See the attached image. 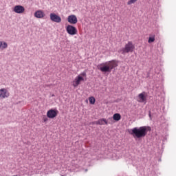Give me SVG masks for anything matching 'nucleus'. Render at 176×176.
<instances>
[{
    "label": "nucleus",
    "instance_id": "f257e3e1",
    "mask_svg": "<svg viewBox=\"0 0 176 176\" xmlns=\"http://www.w3.org/2000/svg\"><path fill=\"white\" fill-rule=\"evenodd\" d=\"M148 131H151V126H143L128 130V133L133 135L134 138H144L148 134Z\"/></svg>",
    "mask_w": 176,
    "mask_h": 176
},
{
    "label": "nucleus",
    "instance_id": "dca6fc26",
    "mask_svg": "<svg viewBox=\"0 0 176 176\" xmlns=\"http://www.w3.org/2000/svg\"><path fill=\"white\" fill-rule=\"evenodd\" d=\"M89 101L90 104H96V98L93 96L89 97Z\"/></svg>",
    "mask_w": 176,
    "mask_h": 176
},
{
    "label": "nucleus",
    "instance_id": "4be33fe9",
    "mask_svg": "<svg viewBox=\"0 0 176 176\" xmlns=\"http://www.w3.org/2000/svg\"><path fill=\"white\" fill-rule=\"evenodd\" d=\"M148 115H149V117L151 118V112H149Z\"/></svg>",
    "mask_w": 176,
    "mask_h": 176
},
{
    "label": "nucleus",
    "instance_id": "ddd939ff",
    "mask_svg": "<svg viewBox=\"0 0 176 176\" xmlns=\"http://www.w3.org/2000/svg\"><path fill=\"white\" fill-rule=\"evenodd\" d=\"M96 124H98L99 126H102L104 124H108V121L105 118H100L98 121L96 122Z\"/></svg>",
    "mask_w": 176,
    "mask_h": 176
},
{
    "label": "nucleus",
    "instance_id": "423d86ee",
    "mask_svg": "<svg viewBox=\"0 0 176 176\" xmlns=\"http://www.w3.org/2000/svg\"><path fill=\"white\" fill-rule=\"evenodd\" d=\"M85 80V78L82 77V76L78 75L77 77H76L74 81L73 82V86L74 87H78L79 85H80L81 82H83Z\"/></svg>",
    "mask_w": 176,
    "mask_h": 176
},
{
    "label": "nucleus",
    "instance_id": "6ab92c4d",
    "mask_svg": "<svg viewBox=\"0 0 176 176\" xmlns=\"http://www.w3.org/2000/svg\"><path fill=\"white\" fill-rule=\"evenodd\" d=\"M80 76H85V77H86L87 76V74H86V72H82L80 74Z\"/></svg>",
    "mask_w": 176,
    "mask_h": 176
},
{
    "label": "nucleus",
    "instance_id": "6e6552de",
    "mask_svg": "<svg viewBox=\"0 0 176 176\" xmlns=\"http://www.w3.org/2000/svg\"><path fill=\"white\" fill-rule=\"evenodd\" d=\"M13 10L15 13L21 14V13H24V10H25V8H24L23 6L18 5L14 6Z\"/></svg>",
    "mask_w": 176,
    "mask_h": 176
},
{
    "label": "nucleus",
    "instance_id": "aec40b11",
    "mask_svg": "<svg viewBox=\"0 0 176 176\" xmlns=\"http://www.w3.org/2000/svg\"><path fill=\"white\" fill-rule=\"evenodd\" d=\"M43 120L44 122H47V118L46 117H43Z\"/></svg>",
    "mask_w": 176,
    "mask_h": 176
},
{
    "label": "nucleus",
    "instance_id": "39448f33",
    "mask_svg": "<svg viewBox=\"0 0 176 176\" xmlns=\"http://www.w3.org/2000/svg\"><path fill=\"white\" fill-rule=\"evenodd\" d=\"M57 115H58V110L56 109H51L47 112V117L49 118V119H54Z\"/></svg>",
    "mask_w": 176,
    "mask_h": 176
},
{
    "label": "nucleus",
    "instance_id": "f03ea898",
    "mask_svg": "<svg viewBox=\"0 0 176 176\" xmlns=\"http://www.w3.org/2000/svg\"><path fill=\"white\" fill-rule=\"evenodd\" d=\"M118 67V62L115 60H109L106 63H100L98 65V69L101 71L103 74H109L112 72L113 68Z\"/></svg>",
    "mask_w": 176,
    "mask_h": 176
},
{
    "label": "nucleus",
    "instance_id": "b1692460",
    "mask_svg": "<svg viewBox=\"0 0 176 176\" xmlns=\"http://www.w3.org/2000/svg\"><path fill=\"white\" fill-rule=\"evenodd\" d=\"M52 97H54V95H52Z\"/></svg>",
    "mask_w": 176,
    "mask_h": 176
},
{
    "label": "nucleus",
    "instance_id": "7ed1b4c3",
    "mask_svg": "<svg viewBox=\"0 0 176 176\" xmlns=\"http://www.w3.org/2000/svg\"><path fill=\"white\" fill-rule=\"evenodd\" d=\"M135 49V45L133 43L132 41H128L126 44H125L124 47L118 50V53L120 54H127V53H133L134 50Z\"/></svg>",
    "mask_w": 176,
    "mask_h": 176
},
{
    "label": "nucleus",
    "instance_id": "412c9836",
    "mask_svg": "<svg viewBox=\"0 0 176 176\" xmlns=\"http://www.w3.org/2000/svg\"><path fill=\"white\" fill-rule=\"evenodd\" d=\"M146 78H149V73L147 74Z\"/></svg>",
    "mask_w": 176,
    "mask_h": 176
},
{
    "label": "nucleus",
    "instance_id": "a211bd4d",
    "mask_svg": "<svg viewBox=\"0 0 176 176\" xmlns=\"http://www.w3.org/2000/svg\"><path fill=\"white\" fill-rule=\"evenodd\" d=\"M137 2V0H129L127 2V5H132V3H135Z\"/></svg>",
    "mask_w": 176,
    "mask_h": 176
},
{
    "label": "nucleus",
    "instance_id": "f8f14e48",
    "mask_svg": "<svg viewBox=\"0 0 176 176\" xmlns=\"http://www.w3.org/2000/svg\"><path fill=\"white\" fill-rule=\"evenodd\" d=\"M34 17H36V19H43L45 13L42 10H37L34 12Z\"/></svg>",
    "mask_w": 176,
    "mask_h": 176
},
{
    "label": "nucleus",
    "instance_id": "393cba45",
    "mask_svg": "<svg viewBox=\"0 0 176 176\" xmlns=\"http://www.w3.org/2000/svg\"><path fill=\"white\" fill-rule=\"evenodd\" d=\"M62 176H65V175H62Z\"/></svg>",
    "mask_w": 176,
    "mask_h": 176
},
{
    "label": "nucleus",
    "instance_id": "5701e85b",
    "mask_svg": "<svg viewBox=\"0 0 176 176\" xmlns=\"http://www.w3.org/2000/svg\"><path fill=\"white\" fill-rule=\"evenodd\" d=\"M87 169H85V173H87Z\"/></svg>",
    "mask_w": 176,
    "mask_h": 176
},
{
    "label": "nucleus",
    "instance_id": "f3484780",
    "mask_svg": "<svg viewBox=\"0 0 176 176\" xmlns=\"http://www.w3.org/2000/svg\"><path fill=\"white\" fill-rule=\"evenodd\" d=\"M153 42H155V36H150V37L148 38V43H153Z\"/></svg>",
    "mask_w": 176,
    "mask_h": 176
},
{
    "label": "nucleus",
    "instance_id": "2eb2a0df",
    "mask_svg": "<svg viewBox=\"0 0 176 176\" xmlns=\"http://www.w3.org/2000/svg\"><path fill=\"white\" fill-rule=\"evenodd\" d=\"M8 43L6 42L0 41V49H6Z\"/></svg>",
    "mask_w": 176,
    "mask_h": 176
},
{
    "label": "nucleus",
    "instance_id": "4468645a",
    "mask_svg": "<svg viewBox=\"0 0 176 176\" xmlns=\"http://www.w3.org/2000/svg\"><path fill=\"white\" fill-rule=\"evenodd\" d=\"M113 119L116 122H119V120H120V119H122V116H120V113H116L113 114Z\"/></svg>",
    "mask_w": 176,
    "mask_h": 176
},
{
    "label": "nucleus",
    "instance_id": "1a4fd4ad",
    "mask_svg": "<svg viewBox=\"0 0 176 176\" xmlns=\"http://www.w3.org/2000/svg\"><path fill=\"white\" fill-rule=\"evenodd\" d=\"M67 21L70 24H76V23H78V18L75 14H72L68 16Z\"/></svg>",
    "mask_w": 176,
    "mask_h": 176
},
{
    "label": "nucleus",
    "instance_id": "9b49d317",
    "mask_svg": "<svg viewBox=\"0 0 176 176\" xmlns=\"http://www.w3.org/2000/svg\"><path fill=\"white\" fill-rule=\"evenodd\" d=\"M138 102H146V96H145V92H142L138 95Z\"/></svg>",
    "mask_w": 176,
    "mask_h": 176
},
{
    "label": "nucleus",
    "instance_id": "20e7f679",
    "mask_svg": "<svg viewBox=\"0 0 176 176\" xmlns=\"http://www.w3.org/2000/svg\"><path fill=\"white\" fill-rule=\"evenodd\" d=\"M66 31L69 35H76L78 34V29L72 25H68L66 27Z\"/></svg>",
    "mask_w": 176,
    "mask_h": 176
},
{
    "label": "nucleus",
    "instance_id": "0eeeda50",
    "mask_svg": "<svg viewBox=\"0 0 176 176\" xmlns=\"http://www.w3.org/2000/svg\"><path fill=\"white\" fill-rule=\"evenodd\" d=\"M51 21L54 23H60L61 21V17L54 13H51L50 14Z\"/></svg>",
    "mask_w": 176,
    "mask_h": 176
},
{
    "label": "nucleus",
    "instance_id": "9d476101",
    "mask_svg": "<svg viewBox=\"0 0 176 176\" xmlns=\"http://www.w3.org/2000/svg\"><path fill=\"white\" fill-rule=\"evenodd\" d=\"M9 97V92L6 89L3 88L0 89V98H8Z\"/></svg>",
    "mask_w": 176,
    "mask_h": 176
}]
</instances>
